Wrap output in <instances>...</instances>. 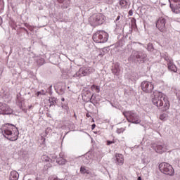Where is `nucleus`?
I'll return each instance as SVG.
<instances>
[{"label":"nucleus","instance_id":"nucleus-15","mask_svg":"<svg viewBox=\"0 0 180 180\" xmlns=\"http://www.w3.org/2000/svg\"><path fill=\"white\" fill-rule=\"evenodd\" d=\"M120 71L119 63H116L112 68V72L114 75H120Z\"/></svg>","mask_w":180,"mask_h":180},{"label":"nucleus","instance_id":"nucleus-14","mask_svg":"<svg viewBox=\"0 0 180 180\" xmlns=\"http://www.w3.org/2000/svg\"><path fill=\"white\" fill-rule=\"evenodd\" d=\"M53 158H55V161L57 164H58V165H65V162H67L65 159L61 158V153L59 154V158H57V156H53Z\"/></svg>","mask_w":180,"mask_h":180},{"label":"nucleus","instance_id":"nucleus-16","mask_svg":"<svg viewBox=\"0 0 180 180\" xmlns=\"http://www.w3.org/2000/svg\"><path fill=\"white\" fill-rule=\"evenodd\" d=\"M167 22H171V19L165 15L159 17L157 20V23H167Z\"/></svg>","mask_w":180,"mask_h":180},{"label":"nucleus","instance_id":"nucleus-1","mask_svg":"<svg viewBox=\"0 0 180 180\" xmlns=\"http://www.w3.org/2000/svg\"><path fill=\"white\" fill-rule=\"evenodd\" d=\"M153 95L152 103L155 106L161 108L162 110H168L169 109V101H168V97L165 94H162V92L155 91Z\"/></svg>","mask_w":180,"mask_h":180},{"label":"nucleus","instance_id":"nucleus-28","mask_svg":"<svg viewBox=\"0 0 180 180\" xmlns=\"http://www.w3.org/2000/svg\"><path fill=\"white\" fill-rule=\"evenodd\" d=\"M49 102H50V106H53V105H55L57 103V102L56 101V98L49 99Z\"/></svg>","mask_w":180,"mask_h":180},{"label":"nucleus","instance_id":"nucleus-10","mask_svg":"<svg viewBox=\"0 0 180 180\" xmlns=\"http://www.w3.org/2000/svg\"><path fill=\"white\" fill-rule=\"evenodd\" d=\"M170 2V8L174 13H179L180 0H169Z\"/></svg>","mask_w":180,"mask_h":180},{"label":"nucleus","instance_id":"nucleus-25","mask_svg":"<svg viewBox=\"0 0 180 180\" xmlns=\"http://www.w3.org/2000/svg\"><path fill=\"white\" fill-rule=\"evenodd\" d=\"M82 160L84 162V164H89V156L85 155L82 158Z\"/></svg>","mask_w":180,"mask_h":180},{"label":"nucleus","instance_id":"nucleus-12","mask_svg":"<svg viewBox=\"0 0 180 180\" xmlns=\"http://www.w3.org/2000/svg\"><path fill=\"white\" fill-rule=\"evenodd\" d=\"M115 164L120 166L124 164V158L123 157V155L120 153L115 154Z\"/></svg>","mask_w":180,"mask_h":180},{"label":"nucleus","instance_id":"nucleus-53","mask_svg":"<svg viewBox=\"0 0 180 180\" xmlns=\"http://www.w3.org/2000/svg\"><path fill=\"white\" fill-rule=\"evenodd\" d=\"M139 44H141V43H139Z\"/></svg>","mask_w":180,"mask_h":180},{"label":"nucleus","instance_id":"nucleus-44","mask_svg":"<svg viewBox=\"0 0 180 180\" xmlns=\"http://www.w3.org/2000/svg\"><path fill=\"white\" fill-rule=\"evenodd\" d=\"M176 96L179 98V99L180 100V95L178 94V93H176Z\"/></svg>","mask_w":180,"mask_h":180},{"label":"nucleus","instance_id":"nucleus-43","mask_svg":"<svg viewBox=\"0 0 180 180\" xmlns=\"http://www.w3.org/2000/svg\"><path fill=\"white\" fill-rule=\"evenodd\" d=\"M62 108L63 109H65V108H67V105H64V104L62 103Z\"/></svg>","mask_w":180,"mask_h":180},{"label":"nucleus","instance_id":"nucleus-5","mask_svg":"<svg viewBox=\"0 0 180 180\" xmlns=\"http://www.w3.org/2000/svg\"><path fill=\"white\" fill-rule=\"evenodd\" d=\"M95 72V69H93L91 67L86 66L81 68L78 72L72 74V77L73 78H79L81 77H86V75H89V74H92V72Z\"/></svg>","mask_w":180,"mask_h":180},{"label":"nucleus","instance_id":"nucleus-38","mask_svg":"<svg viewBox=\"0 0 180 180\" xmlns=\"http://www.w3.org/2000/svg\"><path fill=\"white\" fill-rule=\"evenodd\" d=\"M95 127H96V125L95 124H93L91 125V130H94V129H95Z\"/></svg>","mask_w":180,"mask_h":180},{"label":"nucleus","instance_id":"nucleus-31","mask_svg":"<svg viewBox=\"0 0 180 180\" xmlns=\"http://www.w3.org/2000/svg\"><path fill=\"white\" fill-rule=\"evenodd\" d=\"M87 175H89L91 178H95V176H96V174H95V172H91L89 170V173H87Z\"/></svg>","mask_w":180,"mask_h":180},{"label":"nucleus","instance_id":"nucleus-41","mask_svg":"<svg viewBox=\"0 0 180 180\" xmlns=\"http://www.w3.org/2000/svg\"><path fill=\"white\" fill-rule=\"evenodd\" d=\"M120 20V15H118L115 20V22H118Z\"/></svg>","mask_w":180,"mask_h":180},{"label":"nucleus","instance_id":"nucleus-51","mask_svg":"<svg viewBox=\"0 0 180 180\" xmlns=\"http://www.w3.org/2000/svg\"><path fill=\"white\" fill-rule=\"evenodd\" d=\"M86 117H89V115L86 114Z\"/></svg>","mask_w":180,"mask_h":180},{"label":"nucleus","instance_id":"nucleus-39","mask_svg":"<svg viewBox=\"0 0 180 180\" xmlns=\"http://www.w3.org/2000/svg\"><path fill=\"white\" fill-rule=\"evenodd\" d=\"M117 133L118 134H120V133H123V131H122L121 129H118V130H117Z\"/></svg>","mask_w":180,"mask_h":180},{"label":"nucleus","instance_id":"nucleus-26","mask_svg":"<svg viewBox=\"0 0 180 180\" xmlns=\"http://www.w3.org/2000/svg\"><path fill=\"white\" fill-rule=\"evenodd\" d=\"M167 114H166V113H163V114H161V115H160V120H163L164 122H165V120H167Z\"/></svg>","mask_w":180,"mask_h":180},{"label":"nucleus","instance_id":"nucleus-40","mask_svg":"<svg viewBox=\"0 0 180 180\" xmlns=\"http://www.w3.org/2000/svg\"><path fill=\"white\" fill-rule=\"evenodd\" d=\"M113 141H108L107 144L108 146H110V144H112Z\"/></svg>","mask_w":180,"mask_h":180},{"label":"nucleus","instance_id":"nucleus-21","mask_svg":"<svg viewBox=\"0 0 180 180\" xmlns=\"http://www.w3.org/2000/svg\"><path fill=\"white\" fill-rule=\"evenodd\" d=\"M80 172L81 174H89V170L86 169V167L85 166H82L80 167Z\"/></svg>","mask_w":180,"mask_h":180},{"label":"nucleus","instance_id":"nucleus-37","mask_svg":"<svg viewBox=\"0 0 180 180\" xmlns=\"http://www.w3.org/2000/svg\"><path fill=\"white\" fill-rule=\"evenodd\" d=\"M131 23H136V20L135 18H132L131 20Z\"/></svg>","mask_w":180,"mask_h":180},{"label":"nucleus","instance_id":"nucleus-18","mask_svg":"<svg viewBox=\"0 0 180 180\" xmlns=\"http://www.w3.org/2000/svg\"><path fill=\"white\" fill-rule=\"evenodd\" d=\"M10 180H18L19 179V173L16 171H12L10 173Z\"/></svg>","mask_w":180,"mask_h":180},{"label":"nucleus","instance_id":"nucleus-9","mask_svg":"<svg viewBox=\"0 0 180 180\" xmlns=\"http://www.w3.org/2000/svg\"><path fill=\"white\" fill-rule=\"evenodd\" d=\"M13 110L8 104L0 102V115H12Z\"/></svg>","mask_w":180,"mask_h":180},{"label":"nucleus","instance_id":"nucleus-52","mask_svg":"<svg viewBox=\"0 0 180 180\" xmlns=\"http://www.w3.org/2000/svg\"><path fill=\"white\" fill-rule=\"evenodd\" d=\"M74 116H75V117H77V115L75 114Z\"/></svg>","mask_w":180,"mask_h":180},{"label":"nucleus","instance_id":"nucleus-46","mask_svg":"<svg viewBox=\"0 0 180 180\" xmlns=\"http://www.w3.org/2000/svg\"><path fill=\"white\" fill-rule=\"evenodd\" d=\"M0 23H2V17H0Z\"/></svg>","mask_w":180,"mask_h":180},{"label":"nucleus","instance_id":"nucleus-48","mask_svg":"<svg viewBox=\"0 0 180 180\" xmlns=\"http://www.w3.org/2000/svg\"><path fill=\"white\" fill-rule=\"evenodd\" d=\"M61 101H62V102H64V101H65V98H61Z\"/></svg>","mask_w":180,"mask_h":180},{"label":"nucleus","instance_id":"nucleus-17","mask_svg":"<svg viewBox=\"0 0 180 180\" xmlns=\"http://www.w3.org/2000/svg\"><path fill=\"white\" fill-rule=\"evenodd\" d=\"M167 66H168V70L169 71H172L173 72H176V71H178V68L174 64V60H172V62L167 63Z\"/></svg>","mask_w":180,"mask_h":180},{"label":"nucleus","instance_id":"nucleus-7","mask_svg":"<svg viewBox=\"0 0 180 180\" xmlns=\"http://www.w3.org/2000/svg\"><path fill=\"white\" fill-rule=\"evenodd\" d=\"M159 169L165 175H174V168L167 162H162L159 165Z\"/></svg>","mask_w":180,"mask_h":180},{"label":"nucleus","instance_id":"nucleus-4","mask_svg":"<svg viewBox=\"0 0 180 180\" xmlns=\"http://www.w3.org/2000/svg\"><path fill=\"white\" fill-rule=\"evenodd\" d=\"M95 43H106L109 40V34L105 31H98L93 35Z\"/></svg>","mask_w":180,"mask_h":180},{"label":"nucleus","instance_id":"nucleus-11","mask_svg":"<svg viewBox=\"0 0 180 180\" xmlns=\"http://www.w3.org/2000/svg\"><path fill=\"white\" fill-rule=\"evenodd\" d=\"M16 104L20 108V109H22V110H23V112L25 113H26V112H27V110H26L25 108H23L25 106V99H23V98H22V95L20 94V93L17 94Z\"/></svg>","mask_w":180,"mask_h":180},{"label":"nucleus","instance_id":"nucleus-47","mask_svg":"<svg viewBox=\"0 0 180 180\" xmlns=\"http://www.w3.org/2000/svg\"><path fill=\"white\" fill-rule=\"evenodd\" d=\"M25 26H26L27 27H28L29 24H28V23H25Z\"/></svg>","mask_w":180,"mask_h":180},{"label":"nucleus","instance_id":"nucleus-13","mask_svg":"<svg viewBox=\"0 0 180 180\" xmlns=\"http://www.w3.org/2000/svg\"><path fill=\"white\" fill-rule=\"evenodd\" d=\"M155 150L159 154H162V153H165V151H167V146H165V144L156 145Z\"/></svg>","mask_w":180,"mask_h":180},{"label":"nucleus","instance_id":"nucleus-30","mask_svg":"<svg viewBox=\"0 0 180 180\" xmlns=\"http://www.w3.org/2000/svg\"><path fill=\"white\" fill-rule=\"evenodd\" d=\"M4 0H0V12H2V11H4Z\"/></svg>","mask_w":180,"mask_h":180},{"label":"nucleus","instance_id":"nucleus-32","mask_svg":"<svg viewBox=\"0 0 180 180\" xmlns=\"http://www.w3.org/2000/svg\"><path fill=\"white\" fill-rule=\"evenodd\" d=\"M91 88H96V91L97 94H99V92H100V87H99V86L93 85L91 86Z\"/></svg>","mask_w":180,"mask_h":180},{"label":"nucleus","instance_id":"nucleus-23","mask_svg":"<svg viewBox=\"0 0 180 180\" xmlns=\"http://www.w3.org/2000/svg\"><path fill=\"white\" fill-rule=\"evenodd\" d=\"M56 92H58V94L59 95H64V94L65 93V88L58 87V91H56Z\"/></svg>","mask_w":180,"mask_h":180},{"label":"nucleus","instance_id":"nucleus-8","mask_svg":"<svg viewBox=\"0 0 180 180\" xmlns=\"http://www.w3.org/2000/svg\"><path fill=\"white\" fill-rule=\"evenodd\" d=\"M141 89L146 94H151L153 89H154V84H153V82L143 81L141 83Z\"/></svg>","mask_w":180,"mask_h":180},{"label":"nucleus","instance_id":"nucleus-50","mask_svg":"<svg viewBox=\"0 0 180 180\" xmlns=\"http://www.w3.org/2000/svg\"><path fill=\"white\" fill-rule=\"evenodd\" d=\"M127 47H131V45H128Z\"/></svg>","mask_w":180,"mask_h":180},{"label":"nucleus","instance_id":"nucleus-29","mask_svg":"<svg viewBox=\"0 0 180 180\" xmlns=\"http://www.w3.org/2000/svg\"><path fill=\"white\" fill-rule=\"evenodd\" d=\"M115 30H117V32H122V30H123V28L122 27H120V24H116V28Z\"/></svg>","mask_w":180,"mask_h":180},{"label":"nucleus","instance_id":"nucleus-42","mask_svg":"<svg viewBox=\"0 0 180 180\" xmlns=\"http://www.w3.org/2000/svg\"><path fill=\"white\" fill-rule=\"evenodd\" d=\"M120 5H121V6L124 5V1H121L120 2Z\"/></svg>","mask_w":180,"mask_h":180},{"label":"nucleus","instance_id":"nucleus-24","mask_svg":"<svg viewBox=\"0 0 180 180\" xmlns=\"http://www.w3.org/2000/svg\"><path fill=\"white\" fill-rule=\"evenodd\" d=\"M116 47H123L124 46V41L123 40H120L117 44H116Z\"/></svg>","mask_w":180,"mask_h":180},{"label":"nucleus","instance_id":"nucleus-3","mask_svg":"<svg viewBox=\"0 0 180 180\" xmlns=\"http://www.w3.org/2000/svg\"><path fill=\"white\" fill-rule=\"evenodd\" d=\"M123 115L126 117L129 123H134V124H139L141 123L140 120V115L134 111H125L123 112Z\"/></svg>","mask_w":180,"mask_h":180},{"label":"nucleus","instance_id":"nucleus-22","mask_svg":"<svg viewBox=\"0 0 180 180\" xmlns=\"http://www.w3.org/2000/svg\"><path fill=\"white\" fill-rule=\"evenodd\" d=\"M36 61L38 65H43V64H44V58H37Z\"/></svg>","mask_w":180,"mask_h":180},{"label":"nucleus","instance_id":"nucleus-54","mask_svg":"<svg viewBox=\"0 0 180 180\" xmlns=\"http://www.w3.org/2000/svg\"><path fill=\"white\" fill-rule=\"evenodd\" d=\"M0 78H1V74H0Z\"/></svg>","mask_w":180,"mask_h":180},{"label":"nucleus","instance_id":"nucleus-45","mask_svg":"<svg viewBox=\"0 0 180 180\" xmlns=\"http://www.w3.org/2000/svg\"><path fill=\"white\" fill-rule=\"evenodd\" d=\"M93 98H94V95H92L91 97V99H90L91 102H92Z\"/></svg>","mask_w":180,"mask_h":180},{"label":"nucleus","instance_id":"nucleus-35","mask_svg":"<svg viewBox=\"0 0 180 180\" xmlns=\"http://www.w3.org/2000/svg\"><path fill=\"white\" fill-rule=\"evenodd\" d=\"M93 18H95L96 19V22H98V19H99V15H94Z\"/></svg>","mask_w":180,"mask_h":180},{"label":"nucleus","instance_id":"nucleus-49","mask_svg":"<svg viewBox=\"0 0 180 180\" xmlns=\"http://www.w3.org/2000/svg\"><path fill=\"white\" fill-rule=\"evenodd\" d=\"M138 180H141V177H138Z\"/></svg>","mask_w":180,"mask_h":180},{"label":"nucleus","instance_id":"nucleus-34","mask_svg":"<svg viewBox=\"0 0 180 180\" xmlns=\"http://www.w3.org/2000/svg\"><path fill=\"white\" fill-rule=\"evenodd\" d=\"M39 95H46V93L44 92V91H38V92L37 93V96H39Z\"/></svg>","mask_w":180,"mask_h":180},{"label":"nucleus","instance_id":"nucleus-27","mask_svg":"<svg viewBox=\"0 0 180 180\" xmlns=\"http://www.w3.org/2000/svg\"><path fill=\"white\" fill-rule=\"evenodd\" d=\"M42 160L46 161V162H50L51 161V159L50 158H48L47 155L42 156Z\"/></svg>","mask_w":180,"mask_h":180},{"label":"nucleus","instance_id":"nucleus-36","mask_svg":"<svg viewBox=\"0 0 180 180\" xmlns=\"http://www.w3.org/2000/svg\"><path fill=\"white\" fill-rule=\"evenodd\" d=\"M129 16H133V10H130L128 13Z\"/></svg>","mask_w":180,"mask_h":180},{"label":"nucleus","instance_id":"nucleus-19","mask_svg":"<svg viewBox=\"0 0 180 180\" xmlns=\"http://www.w3.org/2000/svg\"><path fill=\"white\" fill-rule=\"evenodd\" d=\"M156 27L160 32H165V23H156Z\"/></svg>","mask_w":180,"mask_h":180},{"label":"nucleus","instance_id":"nucleus-20","mask_svg":"<svg viewBox=\"0 0 180 180\" xmlns=\"http://www.w3.org/2000/svg\"><path fill=\"white\" fill-rule=\"evenodd\" d=\"M163 58L165 61H167V64H169V63H172V61H174L171 57L168 56V53H165L163 56Z\"/></svg>","mask_w":180,"mask_h":180},{"label":"nucleus","instance_id":"nucleus-6","mask_svg":"<svg viewBox=\"0 0 180 180\" xmlns=\"http://www.w3.org/2000/svg\"><path fill=\"white\" fill-rule=\"evenodd\" d=\"M147 58V54L143 51H133L132 55L128 58L129 61H136L144 63V60Z\"/></svg>","mask_w":180,"mask_h":180},{"label":"nucleus","instance_id":"nucleus-2","mask_svg":"<svg viewBox=\"0 0 180 180\" xmlns=\"http://www.w3.org/2000/svg\"><path fill=\"white\" fill-rule=\"evenodd\" d=\"M3 136L11 141H16L19 136V130L18 127L12 124H6L1 128Z\"/></svg>","mask_w":180,"mask_h":180},{"label":"nucleus","instance_id":"nucleus-33","mask_svg":"<svg viewBox=\"0 0 180 180\" xmlns=\"http://www.w3.org/2000/svg\"><path fill=\"white\" fill-rule=\"evenodd\" d=\"M147 49H148V51H151V50H153V44H148Z\"/></svg>","mask_w":180,"mask_h":180}]
</instances>
